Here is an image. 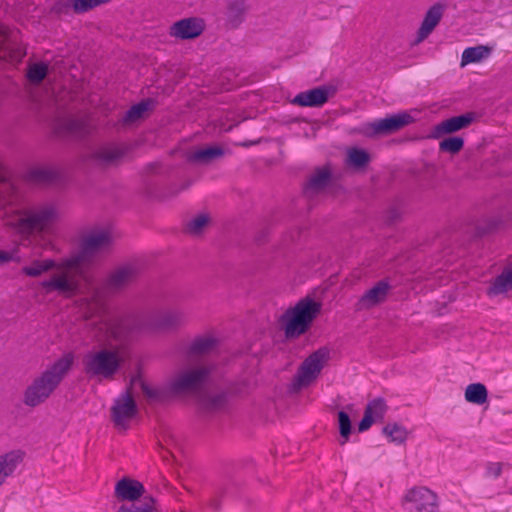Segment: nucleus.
I'll return each mask as SVG.
<instances>
[{
	"mask_svg": "<svg viewBox=\"0 0 512 512\" xmlns=\"http://www.w3.org/2000/svg\"><path fill=\"white\" fill-rule=\"evenodd\" d=\"M73 361L74 355L69 352L54 362L27 386L23 403L28 407H36L45 402L71 369Z\"/></svg>",
	"mask_w": 512,
	"mask_h": 512,
	"instance_id": "obj_1",
	"label": "nucleus"
},
{
	"mask_svg": "<svg viewBox=\"0 0 512 512\" xmlns=\"http://www.w3.org/2000/svg\"><path fill=\"white\" fill-rule=\"evenodd\" d=\"M321 308L320 302L305 297L299 300L293 308L287 309L279 320L283 325L286 338H298L306 333Z\"/></svg>",
	"mask_w": 512,
	"mask_h": 512,
	"instance_id": "obj_2",
	"label": "nucleus"
},
{
	"mask_svg": "<svg viewBox=\"0 0 512 512\" xmlns=\"http://www.w3.org/2000/svg\"><path fill=\"white\" fill-rule=\"evenodd\" d=\"M112 242L111 234L105 230H99L87 235L80 243L79 252L66 258L62 266L74 270L75 274L83 280H87V274L83 268L89 264L92 258L100 251L110 247Z\"/></svg>",
	"mask_w": 512,
	"mask_h": 512,
	"instance_id": "obj_3",
	"label": "nucleus"
},
{
	"mask_svg": "<svg viewBox=\"0 0 512 512\" xmlns=\"http://www.w3.org/2000/svg\"><path fill=\"white\" fill-rule=\"evenodd\" d=\"M82 364L83 372L88 378L111 380L119 371L122 359L117 350L100 349L86 352Z\"/></svg>",
	"mask_w": 512,
	"mask_h": 512,
	"instance_id": "obj_4",
	"label": "nucleus"
},
{
	"mask_svg": "<svg viewBox=\"0 0 512 512\" xmlns=\"http://www.w3.org/2000/svg\"><path fill=\"white\" fill-rule=\"evenodd\" d=\"M330 350L327 347H320L311 353L300 365L293 386L300 389L310 385L317 379L325 363L329 360Z\"/></svg>",
	"mask_w": 512,
	"mask_h": 512,
	"instance_id": "obj_5",
	"label": "nucleus"
},
{
	"mask_svg": "<svg viewBox=\"0 0 512 512\" xmlns=\"http://www.w3.org/2000/svg\"><path fill=\"white\" fill-rule=\"evenodd\" d=\"M211 373L212 367L208 365L187 369L170 382L169 389L174 394L198 391L208 382Z\"/></svg>",
	"mask_w": 512,
	"mask_h": 512,
	"instance_id": "obj_6",
	"label": "nucleus"
},
{
	"mask_svg": "<svg viewBox=\"0 0 512 512\" xmlns=\"http://www.w3.org/2000/svg\"><path fill=\"white\" fill-rule=\"evenodd\" d=\"M414 121L415 119L410 113L402 111L364 124L362 131L368 137L386 136L399 131Z\"/></svg>",
	"mask_w": 512,
	"mask_h": 512,
	"instance_id": "obj_7",
	"label": "nucleus"
},
{
	"mask_svg": "<svg viewBox=\"0 0 512 512\" xmlns=\"http://www.w3.org/2000/svg\"><path fill=\"white\" fill-rule=\"evenodd\" d=\"M405 512H439L436 493L426 487H414L403 498Z\"/></svg>",
	"mask_w": 512,
	"mask_h": 512,
	"instance_id": "obj_8",
	"label": "nucleus"
},
{
	"mask_svg": "<svg viewBox=\"0 0 512 512\" xmlns=\"http://www.w3.org/2000/svg\"><path fill=\"white\" fill-rule=\"evenodd\" d=\"M145 326L140 316L128 314L109 322L107 329L114 340L124 343L130 341Z\"/></svg>",
	"mask_w": 512,
	"mask_h": 512,
	"instance_id": "obj_9",
	"label": "nucleus"
},
{
	"mask_svg": "<svg viewBox=\"0 0 512 512\" xmlns=\"http://www.w3.org/2000/svg\"><path fill=\"white\" fill-rule=\"evenodd\" d=\"M55 217V209L52 206L43 207L37 211L30 212L25 216L19 217L15 223V228L22 234H30L36 230H43Z\"/></svg>",
	"mask_w": 512,
	"mask_h": 512,
	"instance_id": "obj_10",
	"label": "nucleus"
},
{
	"mask_svg": "<svg viewBox=\"0 0 512 512\" xmlns=\"http://www.w3.org/2000/svg\"><path fill=\"white\" fill-rule=\"evenodd\" d=\"M137 413V404L129 387L115 400L111 407V418L117 427L127 429V421L134 418Z\"/></svg>",
	"mask_w": 512,
	"mask_h": 512,
	"instance_id": "obj_11",
	"label": "nucleus"
},
{
	"mask_svg": "<svg viewBox=\"0 0 512 512\" xmlns=\"http://www.w3.org/2000/svg\"><path fill=\"white\" fill-rule=\"evenodd\" d=\"M335 92V87L322 85L298 93L291 100V103L300 107H321L329 100L330 96L335 94Z\"/></svg>",
	"mask_w": 512,
	"mask_h": 512,
	"instance_id": "obj_12",
	"label": "nucleus"
},
{
	"mask_svg": "<svg viewBox=\"0 0 512 512\" xmlns=\"http://www.w3.org/2000/svg\"><path fill=\"white\" fill-rule=\"evenodd\" d=\"M205 29V22L199 17H189L176 21L170 28V35L181 39L190 40L200 36Z\"/></svg>",
	"mask_w": 512,
	"mask_h": 512,
	"instance_id": "obj_13",
	"label": "nucleus"
},
{
	"mask_svg": "<svg viewBox=\"0 0 512 512\" xmlns=\"http://www.w3.org/2000/svg\"><path fill=\"white\" fill-rule=\"evenodd\" d=\"M474 119L475 114L473 112L448 118L433 127L430 137L433 139H439L445 134L458 132L467 128Z\"/></svg>",
	"mask_w": 512,
	"mask_h": 512,
	"instance_id": "obj_14",
	"label": "nucleus"
},
{
	"mask_svg": "<svg viewBox=\"0 0 512 512\" xmlns=\"http://www.w3.org/2000/svg\"><path fill=\"white\" fill-rule=\"evenodd\" d=\"M140 273L136 264H125L116 268L107 278L106 287L109 290H120L133 282Z\"/></svg>",
	"mask_w": 512,
	"mask_h": 512,
	"instance_id": "obj_15",
	"label": "nucleus"
},
{
	"mask_svg": "<svg viewBox=\"0 0 512 512\" xmlns=\"http://www.w3.org/2000/svg\"><path fill=\"white\" fill-rule=\"evenodd\" d=\"M41 287L45 289L46 293L57 292L64 297H72L79 290L78 282L70 279L66 274H57L42 281Z\"/></svg>",
	"mask_w": 512,
	"mask_h": 512,
	"instance_id": "obj_16",
	"label": "nucleus"
},
{
	"mask_svg": "<svg viewBox=\"0 0 512 512\" xmlns=\"http://www.w3.org/2000/svg\"><path fill=\"white\" fill-rule=\"evenodd\" d=\"M248 12L246 0H227L224 9V26L235 30L245 21Z\"/></svg>",
	"mask_w": 512,
	"mask_h": 512,
	"instance_id": "obj_17",
	"label": "nucleus"
},
{
	"mask_svg": "<svg viewBox=\"0 0 512 512\" xmlns=\"http://www.w3.org/2000/svg\"><path fill=\"white\" fill-rule=\"evenodd\" d=\"M390 289L391 285L386 279L378 281L360 297L357 303L358 309H370L384 302Z\"/></svg>",
	"mask_w": 512,
	"mask_h": 512,
	"instance_id": "obj_18",
	"label": "nucleus"
},
{
	"mask_svg": "<svg viewBox=\"0 0 512 512\" xmlns=\"http://www.w3.org/2000/svg\"><path fill=\"white\" fill-rule=\"evenodd\" d=\"M445 11V5L441 3H435L426 12L421 26L417 32L415 42L420 43L424 41L435 29V27L441 21Z\"/></svg>",
	"mask_w": 512,
	"mask_h": 512,
	"instance_id": "obj_19",
	"label": "nucleus"
},
{
	"mask_svg": "<svg viewBox=\"0 0 512 512\" xmlns=\"http://www.w3.org/2000/svg\"><path fill=\"white\" fill-rule=\"evenodd\" d=\"M218 339L210 335L195 337L185 350L187 358L205 356L213 352L218 346Z\"/></svg>",
	"mask_w": 512,
	"mask_h": 512,
	"instance_id": "obj_20",
	"label": "nucleus"
},
{
	"mask_svg": "<svg viewBox=\"0 0 512 512\" xmlns=\"http://www.w3.org/2000/svg\"><path fill=\"white\" fill-rule=\"evenodd\" d=\"M145 488L137 480L123 478L115 486V495L121 500L135 501L144 495Z\"/></svg>",
	"mask_w": 512,
	"mask_h": 512,
	"instance_id": "obj_21",
	"label": "nucleus"
},
{
	"mask_svg": "<svg viewBox=\"0 0 512 512\" xmlns=\"http://www.w3.org/2000/svg\"><path fill=\"white\" fill-rule=\"evenodd\" d=\"M56 130L58 133L83 137L89 133V125L81 118L64 117L57 120Z\"/></svg>",
	"mask_w": 512,
	"mask_h": 512,
	"instance_id": "obj_22",
	"label": "nucleus"
},
{
	"mask_svg": "<svg viewBox=\"0 0 512 512\" xmlns=\"http://www.w3.org/2000/svg\"><path fill=\"white\" fill-rule=\"evenodd\" d=\"M331 179L332 172L328 166L317 168L304 186L305 194L311 195L324 190Z\"/></svg>",
	"mask_w": 512,
	"mask_h": 512,
	"instance_id": "obj_23",
	"label": "nucleus"
},
{
	"mask_svg": "<svg viewBox=\"0 0 512 512\" xmlns=\"http://www.w3.org/2000/svg\"><path fill=\"white\" fill-rule=\"evenodd\" d=\"M24 452L21 450H12L0 455V486L5 479L12 475L18 465L23 461Z\"/></svg>",
	"mask_w": 512,
	"mask_h": 512,
	"instance_id": "obj_24",
	"label": "nucleus"
},
{
	"mask_svg": "<svg viewBox=\"0 0 512 512\" xmlns=\"http://www.w3.org/2000/svg\"><path fill=\"white\" fill-rule=\"evenodd\" d=\"M512 290V267L505 268L503 271L496 276L490 286L487 288V295L489 297H495L498 295L506 294Z\"/></svg>",
	"mask_w": 512,
	"mask_h": 512,
	"instance_id": "obj_25",
	"label": "nucleus"
},
{
	"mask_svg": "<svg viewBox=\"0 0 512 512\" xmlns=\"http://www.w3.org/2000/svg\"><path fill=\"white\" fill-rule=\"evenodd\" d=\"M224 155V149L220 146H210L193 152H189L186 156L188 162L197 164H209L215 159Z\"/></svg>",
	"mask_w": 512,
	"mask_h": 512,
	"instance_id": "obj_26",
	"label": "nucleus"
},
{
	"mask_svg": "<svg viewBox=\"0 0 512 512\" xmlns=\"http://www.w3.org/2000/svg\"><path fill=\"white\" fill-rule=\"evenodd\" d=\"M124 155V151L113 147H103L96 150L91 158L99 166H110L115 164Z\"/></svg>",
	"mask_w": 512,
	"mask_h": 512,
	"instance_id": "obj_27",
	"label": "nucleus"
},
{
	"mask_svg": "<svg viewBox=\"0 0 512 512\" xmlns=\"http://www.w3.org/2000/svg\"><path fill=\"white\" fill-rule=\"evenodd\" d=\"M55 268H57V263L53 259L33 260L29 266H24L21 272L29 277H39Z\"/></svg>",
	"mask_w": 512,
	"mask_h": 512,
	"instance_id": "obj_28",
	"label": "nucleus"
},
{
	"mask_svg": "<svg viewBox=\"0 0 512 512\" xmlns=\"http://www.w3.org/2000/svg\"><path fill=\"white\" fill-rule=\"evenodd\" d=\"M491 53V49L487 46L478 45L475 47L466 48L461 56V66L470 63H477L487 58Z\"/></svg>",
	"mask_w": 512,
	"mask_h": 512,
	"instance_id": "obj_29",
	"label": "nucleus"
},
{
	"mask_svg": "<svg viewBox=\"0 0 512 512\" xmlns=\"http://www.w3.org/2000/svg\"><path fill=\"white\" fill-rule=\"evenodd\" d=\"M154 105V101L150 98L144 99L139 103L132 105L123 118V122L126 124L133 123L139 119H141L145 112L150 110Z\"/></svg>",
	"mask_w": 512,
	"mask_h": 512,
	"instance_id": "obj_30",
	"label": "nucleus"
},
{
	"mask_svg": "<svg viewBox=\"0 0 512 512\" xmlns=\"http://www.w3.org/2000/svg\"><path fill=\"white\" fill-rule=\"evenodd\" d=\"M488 391L482 383H472L466 387L465 399L469 403L482 405L487 401Z\"/></svg>",
	"mask_w": 512,
	"mask_h": 512,
	"instance_id": "obj_31",
	"label": "nucleus"
},
{
	"mask_svg": "<svg viewBox=\"0 0 512 512\" xmlns=\"http://www.w3.org/2000/svg\"><path fill=\"white\" fill-rule=\"evenodd\" d=\"M29 178L37 183L50 184L58 180L59 173L52 168L39 167L29 172Z\"/></svg>",
	"mask_w": 512,
	"mask_h": 512,
	"instance_id": "obj_32",
	"label": "nucleus"
},
{
	"mask_svg": "<svg viewBox=\"0 0 512 512\" xmlns=\"http://www.w3.org/2000/svg\"><path fill=\"white\" fill-rule=\"evenodd\" d=\"M370 160V154L364 149L354 147L348 151L347 163L354 168H364Z\"/></svg>",
	"mask_w": 512,
	"mask_h": 512,
	"instance_id": "obj_33",
	"label": "nucleus"
},
{
	"mask_svg": "<svg viewBox=\"0 0 512 512\" xmlns=\"http://www.w3.org/2000/svg\"><path fill=\"white\" fill-rule=\"evenodd\" d=\"M382 432L391 442L397 444H402L407 439V430L397 423L387 424L383 427Z\"/></svg>",
	"mask_w": 512,
	"mask_h": 512,
	"instance_id": "obj_34",
	"label": "nucleus"
},
{
	"mask_svg": "<svg viewBox=\"0 0 512 512\" xmlns=\"http://www.w3.org/2000/svg\"><path fill=\"white\" fill-rule=\"evenodd\" d=\"M464 147V139L460 136H452L443 139L439 143V149L442 152H448L451 154H456L462 150Z\"/></svg>",
	"mask_w": 512,
	"mask_h": 512,
	"instance_id": "obj_35",
	"label": "nucleus"
},
{
	"mask_svg": "<svg viewBox=\"0 0 512 512\" xmlns=\"http://www.w3.org/2000/svg\"><path fill=\"white\" fill-rule=\"evenodd\" d=\"M228 397H229L228 391H221V392H218L214 395H211V396H208L207 398H205L204 404H205L206 408L209 410H213V411L219 410L226 405V403L228 401Z\"/></svg>",
	"mask_w": 512,
	"mask_h": 512,
	"instance_id": "obj_36",
	"label": "nucleus"
},
{
	"mask_svg": "<svg viewBox=\"0 0 512 512\" xmlns=\"http://www.w3.org/2000/svg\"><path fill=\"white\" fill-rule=\"evenodd\" d=\"M386 410V402L381 397L369 401L365 408V411L372 415L375 420L382 419Z\"/></svg>",
	"mask_w": 512,
	"mask_h": 512,
	"instance_id": "obj_37",
	"label": "nucleus"
},
{
	"mask_svg": "<svg viewBox=\"0 0 512 512\" xmlns=\"http://www.w3.org/2000/svg\"><path fill=\"white\" fill-rule=\"evenodd\" d=\"M110 1L111 0H72V7L76 14H83Z\"/></svg>",
	"mask_w": 512,
	"mask_h": 512,
	"instance_id": "obj_38",
	"label": "nucleus"
},
{
	"mask_svg": "<svg viewBox=\"0 0 512 512\" xmlns=\"http://www.w3.org/2000/svg\"><path fill=\"white\" fill-rule=\"evenodd\" d=\"M48 73V66L47 64L40 62L35 63L32 66L29 67L27 77L29 81L32 83H40L45 79Z\"/></svg>",
	"mask_w": 512,
	"mask_h": 512,
	"instance_id": "obj_39",
	"label": "nucleus"
},
{
	"mask_svg": "<svg viewBox=\"0 0 512 512\" xmlns=\"http://www.w3.org/2000/svg\"><path fill=\"white\" fill-rule=\"evenodd\" d=\"M338 425L340 436L344 439L343 441H341L340 444L344 445L348 440L352 430L351 419L348 413H346L345 411L338 412Z\"/></svg>",
	"mask_w": 512,
	"mask_h": 512,
	"instance_id": "obj_40",
	"label": "nucleus"
},
{
	"mask_svg": "<svg viewBox=\"0 0 512 512\" xmlns=\"http://www.w3.org/2000/svg\"><path fill=\"white\" fill-rule=\"evenodd\" d=\"M208 222V215L200 214L187 223L186 231L193 235L200 234L203 228L208 224Z\"/></svg>",
	"mask_w": 512,
	"mask_h": 512,
	"instance_id": "obj_41",
	"label": "nucleus"
},
{
	"mask_svg": "<svg viewBox=\"0 0 512 512\" xmlns=\"http://www.w3.org/2000/svg\"><path fill=\"white\" fill-rule=\"evenodd\" d=\"M239 482L233 477L229 476L225 482L218 488L217 494L220 497L234 496L239 487Z\"/></svg>",
	"mask_w": 512,
	"mask_h": 512,
	"instance_id": "obj_42",
	"label": "nucleus"
},
{
	"mask_svg": "<svg viewBox=\"0 0 512 512\" xmlns=\"http://www.w3.org/2000/svg\"><path fill=\"white\" fill-rule=\"evenodd\" d=\"M182 314L176 311H170L165 313L159 320V326L163 328H169L177 326L182 321Z\"/></svg>",
	"mask_w": 512,
	"mask_h": 512,
	"instance_id": "obj_43",
	"label": "nucleus"
},
{
	"mask_svg": "<svg viewBox=\"0 0 512 512\" xmlns=\"http://www.w3.org/2000/svg\"><path fill=\"white\" fill-rule=\"evenodd\" d=\"M402 216V211L398 205H392L389 207L385 213L384 221L388 225L396 224L400 221Z\"/></svg>",
	"mask_w": 512,
	"mask_h": 512,
	"instance_id": "obj_44",
	"label": "nucleus"
},
{
	"mask_svg": "<svg viewBox=\"0 0 512 512\" xmlns=\"http://www.w3.org/2000/svg\"><path fill=\"white\" fill-rule=\"evenodd\" d=\"M139 381H140L141 390L148 399L155 400V401L161 400V398H162L161 390L150 387L143 380H139Z\"/></svg>",
	"mask_w": 512,
	"mask_h": 512,
	"instance_id": "obj_45",
	"label": "nucleus"
},
{
	"mask_svg": "<svg viewBox=\"0 0 512 512\" xmlns=\"http://www.w3.org/2000/svg\"><path fill=\"white\" fill-rule=\"evenodd\" d=\"M71 9L73 10L72 0H56L52 7L56 14H68Z\"/></svg>",
	"mask_w": 512,
	"mask_h": 512,
	"instance_id": "obj_46",
	"label": "nucleus"
},
{
	"mask_svg": "<svg viewBox=\"0 0 512 512\" xmlns=\"http://www.w3.org/2000/svg\"><path fill=\"white\" fill-rule=\"evenodd\" d=\"M155 502L156 501L152 496H144L143 503L137 505V508L140 510V512H153Z\"/></svg>",
	"mask_w": 512,
	"mask_h": 512,
	"instance_id": "obj_47",
	"label": "nucleus"
},
{
	"mask_svg": "<svg viewBox=\"0 0 512 512\" xmlns=\"http://www.w3.org/2000/svg\"><path fill=\"white\" fill-rule=\"evenodd\" d=\"M374 421H376V420L373 418V416L365 411L363 418L361 419V421L358 424V431L364 432V431L368 430Z\"/></svg>",
	"mask_w": 512,
	"mask_h": 512,
	"instance_id": "obj_48",
	"label": "nucleus"
},
{
	"mask_svg": "<svg viewBox=\"0 0 512 512\" xmlns=\"http://www.w3.org/2000/svg\"><path fill=\"white\" fill-rule=\"evenodd\" d=\"M502 464L499 462L489 463L487 465V475L497 478L501 475Z\"/></svg>",
	"mask_w": 512,
	"mask_h": 512,
	"instance_id": "obj_49",
	"label": "nucleus"
},
{
	"mask_svg": "<svg viewBox=\"0 0 512 512\" xmlns=\"http://www.w3.org/2000/svg\"><path fill=\"white\" fill-rule=\"evenodd\" d=\"M10 261H19V257H16L13 252L0 250V263H7Z\"/></svg>",
	"mask_w": 512,
	"mask_h": 512,
	"instance_id": "obj_50",
	"label": "nucleus"
},
{
	"mask_svg": "<svg viewBox=\"0 0 512 512\" xmlns=\"http://www.w3.org/2000/svg\"><path fill=\"white\" fill-rule=\"evenodd\" d=\"M189 186H190V183L187 182L185 184H182L179 188H175V187L169 188L168 192L164 195V197H174L181 191L188 189Z\"/></svg>",
	"mask_w": 512,
	"mask_h": 512,
	"instance_id": "obj_51",
	"label": "nucleus"
},
{
	"mask_svg": "<svg viewBox=\"0 0 512 512\" xmlns=\"http://www.w3.org/2000/svg\"><path fill=\"white\" fill-rule=\"evenodd\" d=\"M117 512H140V510H138L136 504H132L129 507L122 505Z\"/></svg>",
	"mask_w": 512,
	"mask_h": 512,
	"instance_id": "obj_52",
	"label": "nucleus"
},
{
	"mask_svg": "<svg viewBox=\"0 0 512 512\" xmlns=\"http://www.w3.org/2000/svg\"><path fill=\"white\" fill-rule=\"evenodd\" d=\"M211 507L215 510H218L220 508V503L217 499H213L210 503Z\"/></svg>",
	"mask_w": 512,
	"mask_h": 512,
	"instance_id": "obj_53",
	"label": "nucleus"
},
{
	"mask_svg": "<svg viewBox=\"0 0 512 512\" xmlns=\"http://www.w3.org/2000/svg\"><path fill=\"white\" fill-rule=\"evenodd\" d=\"M155 166H156V164H149V165L147 166V168L152 170V169H154V167H155Z\"/></svg>",
	"mask_w": 512,
	"mask_h": 512,
	"instance_id": "obj_54",
	"label": "nucleus"
},
{
	"mask_svg": "<svg viewBox=\"0 0 512 512\" xmlns=\"http://www.w3.org/2000/svg\"><path fill=\"white\" fill-rule=\"evenodd\" d=\"M137 378L136 377H133L131 382L133 383Z\"/></svg>",
	"mask_w": 512,
	"mask_h": 512,
	"instance_id": "obj_55",
	"label": "nucleus"
}]
</instances>
